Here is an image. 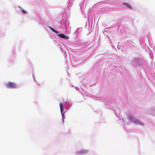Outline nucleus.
Wrapping results in <instances>:
<instances>
[{
	"instance_id": "nucleus-1",
	"label": "nucleus",
	"mask_w": 155,
	"mask_h": 155,
	"mask_svg": "<svg viewBox=\"0 0 155 155\" xmlns=\"http://www.w3.org/2000/svg\"><path fill=\"white\" fill-rule=\"evenodd\" d=\"M6 86L8 87L13 88L15 87L16 85L14 83L10 82L6 84Z\"/></svg>"
},
{
	"instance_id": "nucleus-2",
	"label": "nucleus",
	"mask_w": 155,
	"mask_h": 155,
	"mask_svg": "<svg viewBox=\"0 0 155 155\" xmlns=\"http://www.w3.org/2000/svg\"><path fill=\"white\" fill-rule=\"evenodd\" d=\"M59 105H60V108L61 112V114L62 118V119H63V122H64V119L65 118V117H64V112H63V106H62V104L61 103H60V104Z\"/></svg>"
},
{
	"instance_id": "nucleus-3",
	"label": "nucleus",
	"mask_w": 155,
	"mask_h": 155,
	"mask_svg": "<svg viewBox=\"0 0 155 155\" xmlns=\"http://www.w3.org/2000/svg\"><path fill=\"white\" fill-rule=\"evenodd\" d=\"M58 36L59 37L64 39H68V37L66 36L64 34L62 33L58 35Z\"/></svg>"
},
{
	"instance_id": "nucleus-4",
	"label": "nucleus",
	"mask_w": 155,
	"mask_h": 155,
	"mask_svg": "<svg viewBox=\"0 0 155 155\" xmlns=\"http://www.w3.org/2000/svg\"><path fill=\"white\" fill-rule=\"evenodd\" d=\"M132 121L134 122L135 123H137L140 125H143V124H141L140 121H139L137 119H136L135 117H134V118L133 119V120H132Z\"/></svg>"
},
{
	"instance_id": "nucleus-5",
	"label": "nucleus",
	"mask_w": 155,
	"mask_h": 155,
	"mask_svg": "<svg viewBox=\"0 0 155 155\" xmlns=\"http://www.w3.org/2000/svg\"><path fill=\"white\" fill-rule=\"evenodd\" d=\"M123 4L124 5L127 7L129 8H132L131 6H130V5H129V4H128L127 3H123Z\"/></svg>"
},
{
	"instance_id": "nucleus-6",
	"label": "nucleus",
	"mask_w": 155,
	"mask_h": 155,
	"mask_svg": "<svg viewBox=\"0 0 155 155\" xmlns=\"http://www.w3.org/2000/svg\"><path fill=\"white\" fill-rule=\"evenodd\" d=\"M49 28L51 29V30H52L53 32H54L56 33H59V32L58 31H56V30L54 29V28H53L51 27L50 26V27H49Z\"/></svg>"
},
{
	"instance_id": "nucleus-7",
	"label": "nucleus",
	"mask_w": 155,
	"mask_h": 155,
	"mask_svg": "<svg viewBox=\"0 0 155 155\" xmlns=\"http://www.w3.org/2000/svg\"><path fill=\"white\" fill-rule=\"evenodd\" d=\"M134 117H133L131 115H130L128 117V119L129 120L132 121Z\"/></svg>"
},
{
	"instance_id": "nucleus-8",
	"label": "nucleus",
	"mask_w": 155,
	"mask_h": 155,
	"mask_svg": "<svg viewBox=\"0 0 155 155\" xmlns=\"http://www.w3.org/2000/svg\"><path fill=\"white\" fill-rule=\"evenodd\" d=\"M21 11L22 12H23L25 14H26V12L24 11V10L23 9H21Z\"/></svg>"
}]
</instances>
